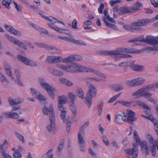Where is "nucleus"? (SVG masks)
Masks as SVG:
<instances>
[{
    "label": "nucleus",
    "instance_id": "54",
    "mask_svg": "<svg viewBox=\"0 0 158 158\" xmlns=\"http://www.w3.org/2000/svg\"><path fill=\"white\" fill-rule=\"evenodd\" d=\"M64 139H63L61 140L60 142L59 145L58 147V150L59 152H60L61 150L63 148V145L64 143Z\"/></svg>",
    "mask_w": 158,
    "mask_h": 158
},
{
    "label": "nucleus",
    "instance_id": "39",
    "mask_svg": "<svg viewBox=\"0 0 158 158\" xmlns=\"http://www.w3.org/2000/svg\"><path fill=\"white\" fill-rule=\"evenodd\" d=\"M5 36L13 44L16 45L17 43L18 40H17L16 38L11 36L8 34H6Z\"/></svg>",
    "mask_w": 158,
    "mask_h": 158
},
{
    "label": "nucleus",
    "instance_id": "58",
    "mask_svg": "<svg viewBox=\"0 0 158 158\" xmlns=\"http://www.w3.org/2000/svg\"><path fill=\"white\" fill-rule=\"evenodd\" d=\"M102 139L103 143L106 145H108L109 144V142L106 136L105 135L102 136Z\"/></svg>",
    "mask_w": 158,
    "mask_h": 158
},
{
    "label": "nucleus",
    "instance_id": "19",
    "mask_svg": "<svg viewBox=\"0 0 158 158\" xmlns=\"http://www.w3.org/2000/svg\"><path fill=\"white\" fill-rule=\"evenodd\" d=\"M131 64L130 65L131 66V69L133 70L139 72H142L144 70V67L142 65L136 64Z\"/></svg>",
    "mask_w": 158,
    "mask_h": 158
},
{
    "label": "nucleus",
    "instance_id": "12",
    "mask_svg": "<svg viewBox=\"0 0 158 158\" xmlns=\"http://www.w3.org/2000/svg\"><path fill=\"white\" fill-rule=\"evenodd\" d=\"M61 58V56H48L46 60L47 62L51 64H55L60 62Z\"/></svg>",
    "mask_w": 158,
    "mask_h": 158
},
{
    "label": "nucleus",
    "instance_id": "42",
    "mask_svg": "<svg viewBox=\"0 0 158 158\" xmlns=\"http://www.w3.org/2000/svg\"><path fill=\"white\" fill-rule=\"evenodd\" d=\"M30 90L32 95L35 98H36L37 97H38V96L40 93V92L33 88H31Z\"/></svg>",
    "mask_w": 158,
    "mask_h": 158
},
{
    "label": "nucleus",
    "instance_id": "45",
    "mask_svg": "<svg viewBox=\"0 0 158 158\" xmlns=\"http://www.w3.org/2000/svg\"><path fill=\"white\" fill-rule=\"evenodd\" d=\"M146 113H148L149 114H148V116H147V117H146V119H148L151 121L152 122H153L154 121H155L156 120L154 118H153V116L152 115V113H151V111L148 112V111H145Z\"/></svg>",
    "mask_w": 158,
    "mask_h": 158
},
{
    "label": "nucleus",
    "instance_id": "33",
    "mask_svg": "<svg viewBox=\"0 0 158 158\" xmlns=\"http://www.w3.org/2000/svg\"><path fill=\"white\" fill-rule=\"evenodd\" d=\"M112 89L115 91L118 92L124 89V86L121 85L116 84L112 87Z\"/></svg>",
    "mask_w": 158,
    "mask_h": 158
},
{
    "label": "nucleus",
    "instance_id": "46",
    "mask_svg": "<svg viewBox=\"0 0 158 158\" xmlns=\"http://www.w3.org/2000/svg\"><path fill=\"white\" fill-rule=\"evenodd\" d=\"M15 134L16 136L20 140L22 143H25L24 138L23 135L17 132H15Z\"/></svg>",
    "mask_w": 158,
    "mask_h": 158
},
{
    "label": "nucleus",
    "instance_id": "16",
    "mask_svg": "<svg viewBox=\"0 0 158 158\" xmlns=\"http://www.w3.org/2000/svg\"><path fill=\"white\" fill-rule=\"evenodd\" d=\"M59 110L61 111L60 117L63 120V122H65L66 120L65 116L67 113V110L63 106H58Z\"/></svg>",
    "mask_w": 158,
    "mask_h": 158
},
{
    "label": "nucleus",
    "instance_id": "56",
    "mask_svg": "<svg viewBox=\"0 0 158 158\" xmlns=\"http://www.w3.org/2000/svg\"><path fill=\"white\" fill-rule=\"evenodd\" d=\"M153 123L154 124L155 130L158 135V120H156Z\"/></svg>",
    "mask_w": 158,
    "mask_h": 158
},
{
    "label": "nucleus",
    "instance_id": "57",
    "mask_svg": "<svg viewBox=\"0 0 158 158\" xmlns=\"http://www.w3.org/2000/svg\"><path fill=\"white\" fill-rule=\"evenodd\" d=\"M133 62H123L120 63L119 64V66H126L128 65L129 64H133Z\"/></svg>",
    "mask_w": 158,
    "mask_h": 158
},
{
    "label": "nucleus",
    "instance_id": "38",
    "mask_svg": "<svg viewBox=\"0 0 158 158\" xmlns=\"http://www.w3.org/2000/svg\"><path fill=\"white\" fill-rule=\"evenodd\" d=\"M76 92L77 95L80 98L82 99L84 98V93L82 89L81 88L77 89Z\"/></svg>",
    "mask_w": 158,
    "mask_h": 158
},
{
    "label": "nucleus",
    "instance_id": "55",
    "mask_svg": "<svg viewBox=\"0 0 158 158\" xmlns=\"http://www.w3.org/2000/svg\"><path fill=\"white\" fill-rule=\"evenodd\" d=\"M153 87L150 85H148L142 88L144 93L149 91Z\"/></svg>",
    "mask_w": 158,
    "mask_h": 158
},
{
    "label": "nucleus",
    "instance_id": "32",
    "mask_svg": "<svg viewBox=\"0 0 158 158\" xmlns=\"http://www.w3.org/2000/svg\"><path fill=\"white\" fill-rule=\"evenodd\" d=\"M67 101V98L64 96H59L58 97V106H63Z\"/></svg>",
    "mask_w": 158,
    "mask_h": 158
},
{
    "label": "nucleus",
    "instance_id": "30",
    "mask_svg": "<svg viewBox=\"0 0 158 158\" xmlns=\"http://www.w3.org/2000/svg\"><path fill=\"white\" fill-rule=\"evenodd\" d=\"M45 49L52 53H55L58 52V50L56 48L47 45Z\"/></svg>",
    "mask_w": 158,
    "mask_h": 158
},
{
    "label": "nucleus",
    "instance_id": "48",
    "mask_svg": "<svg viewBox=\"0 0 158 158\" xmlns=\"http://www.w3.org/2000/svg\"><path fill=\"white\" fill-rule=\"evenodd\" d=\"M73 43L81 46L86 45V44L82 41L76 40L75 39H74Z\"/></svg>",
    "mask_w": 158,
    "mask_h": 158
},
{
    "label": "nucleus",
    "instance_id": "51",
    "mask_svg": "<svg viewBox=\"0 0 158 158\" xmlns=\"http://www.w3.org/2000/svg\"><path fill=\"white\" fill-rule=\"evenodd\" d=\"M12 2L14 3L15 6V8L18 11L20 12L22 11V7L21 6L18 4L15 1H12Z\"/></svg>",
    "mask_w": 158,
    "mask_h": 158
},
{
    "label": "nucleus",
    "instance_id": "23",
    "mask_svg": "<svg viewBox=\"0 0 158 158\" xmlns=\"http://www.w3.org/2000/svg\"><path fill=\"white\" fill-rule=\"evenodd\" d=\"M131 8L128 7L123 6L120 8L119 15L124 14L127 13H132Z\"/></svg>",
    "mask_w": 158,
    "mask_h": 158
},
{
    "label": "nucleus",
    "instance_id": "21",
    "mask_svg": "<svg viewBox=\"0 0 158 158\" xmlns=\"http://www.w3.org/2000/svg\"><path fill=\"white\" fill-rule=\"evenodd\" d=\"M108 9L107 8H105L103 11V14L104 15L105 17L103 18V20L104 18H105L106 20H107L113 23H115L116 22L112 18L110 17L108 13Z\"/></svg>",
    "mask_w": 158,
    "mask_h": 158
},
{
    "label": "nucleus",
    "instance_id": "40",
    "mask_svg": "<svg viewBox=\"0 0 158 158\" xmlns=\"http://www.w3.org/2000/svg\"><path fill=\"white\" fill-rule=\"evenodd\" d=\"M3 5L6 7L8 9H9L10 5L11 3V0H3L2 1Z\"/></svg>",
    "mask_w": 158,
    "mask_h": 158
},
{
    "label": "nucleus",
    "instance_id": "31",
    "mask_svg": "<svg viewBox=\"0 0 158 158\" xmlns=\"http://www.w3.org/2000/svg\"><path fill=\"white\" fill-rule=\"evenodd\" d=\"M103 21H104L107 27L113 29L115 30H118V28L116 25L107 21L106 20L105 18L103 19Z\"/></svg>",
    "mask_w": 158,
    "mask_h": 158
},
{
    "label": "nucleus",
    "instance_id": "62",
    "mask_svg": "<svg viewBox=\"0 0 158 158\" xmlns=\"http://www.w3.org/2000/svg\"><path fill=\"white\" fill-rule=\"evenodd\" d=\"M8 101L9 104L11 106L15 105V99H13L11 97H9L8 98Z\"/></svg>",
    "mask_w": 158,
    "mask_h": 158
},
{
    "label": "nucleus",
    "instance_id": "14",
    "mask_svg": "<svg viewBox=\"0 0 158 158\" xmlns=\"http://www.w3.org/2000/svg\"><path fill=\"white\" fill-rule=\"evenodd\" d=\"M150 23L148 19H142L139 20L131 23V25L134 27L142 26L148 24Z\"/></svg>",
    "mask_w": 158,
    "mask_h": 158
},
{
    "label": "nucleus",
    "instance_id": "7",
    "mask_svg": "<svg viewBox=\"0 0 158 158\" xmlns=\"http://www.w3.org/2000/svg\"><path fill=\"white\" fill-rule=\"evenodd\" d=\"M145 80L144 78L139 77L135 78L131 81H126V85L131 87L140 85L145 82Z\"/></svg>",
    "mask_w": 158,
    "mask_h": 158
},
{
    "label": "nucleus",
    "instance_id": "2",
    "mask_svg": "<svg viewBox=\"0 0 158 158\" xmlns=\"http://www.w3.org/2000/svg\"><path fill=\"white\" fill-rule=\"evenodd\" d=\"M141 51L133 48H119L114 51L113 55L114 56L115 61L119 60L120 58H129L131 57L129 55L124 54L123 53H139Z\"/></svg>",
    "mask_w": 158,
    "mask_h": 158
},
{
    "label": "nucleus",
    "instance_id": "25",
    "mask_svg": "<svg viewBox=\"0 0 158 158\" xmlns=\"http://www.w3.org/2000/svg\"><path fill=\"white\" fill-rule=\"evenodd\" d=\"M4 67L6 74L11 77V79H14V78L11 72V67L10 65L7 63L5 64H4Z\"/></svg>",
    "mask_w": 158,
    "mask_h": 158
},
{
    "label": "nucleus",
    "instance_id": "1",
    "mask_svg": "<svg viewBox=\"0 0 158 158\" xmlns=\"http://www.w3.org/2000/svg\"><path fill=\"white\" fill-rule=\"evenodd\" d=\"M57 66L60 69L65 71L71 73L77 72H86L94 73L98 76L102 77L104 79L106 78L105 75L99 71L95 69L85 67L80 64L73 63L67 66H64L63 64H58Z\"/></svg>",
    "mask_w": 158,
    "mask_h": 158
},
{
    "label": "nucleus",
    "instance_id": "59",
    "mask_svg": "<svg viewBox=\"0 0 158 158\" xmlns=\"http://www.w3.org/2000/svg\"><path fill=\"white\" fill-rule=\"evenodd\" d=\"M121 2V1L120 0H111L109 2L111 6H113L114 5L116 4L117 3H120Z\"/></svg>",
    "mask_w": 158,
    "mask_h": 158
},
{
    "label": "nucleus",
    "instance_id": "8",
    "mask_svg": "<svg viewBox=\"0 0 158 158\" xmlns=\"http://www.w3.org/2000/svg\"><path fill=\"white\" fill-rule=\"evenodd\" d=\"M42 111L44 115H46L49 114V119H50L51 118H55L52 104H50L49 108L45 106L42 109Z\"/></svg>",
    "mask_w": 158,
    "mask_h": 158
},
{
    "label": "nucleus",
    "instance_id": "37",
    "mask_svg": "<svg viewBox=\"0 0 158 158\" xmlns=\"http://www.w3.org/2000/svg\"><path fill=\"white\" fill-rule=\"evenodd\" d=\"M8 144V143L6 140H5L2 144H0V152H5V148H6V146Z\"/></svg>",
    "mask_w": 158,
    "mask_h": 158
},
{
    "label": "nucleus",
    "instance_id": "49",
    "mask_svg": "<svg viewBox=\"0 0 158 158\" xmlns=\"http://www.w3.org/2000/svg\"><path fill=\"white\" fill-rule=\"evenodd\" d=\"M120 95L121 93H119L113 96V97L110 98L109 100L108 101V103H111L114 102L118 98V97L120 96Z\"/></svg>",
    "mask_w": 158,
    "mask_h": 158
},
{
    "label": "nucleus",
    "instance_id": "60",
    "mask_svg": "<svg viewBox=\"0 0 158 158\" xmlns=\"http://www.w3.org/2000/svg\"><path fill=\"white\" fill-rule=\"evenodd\" d=\"M66 129L67 131L68 132H70V126H71V122L68 120H66Z\"/></svg>",
    "mask_w": 158,
    "mask_h": 158
},
{
    "label": "nucleus",
    "instance_id": "9",
    "mask_svg": "<svg viewBox=\"0 0 158 158\" xmlns=\"http://www.w3.org/2000/svg\"><path fill=\"white\" fill-rule=\"evenodd\" d=\"M124 151L128 154H131L132 158H138V147L135 143L133 144V147L132 149H125Z\"/></svg>",
    "mask_w": 158,
    "mask_h": 158
},
{
    "label": "nucleus",
    "instance_id": "43",
    "mask_svg": "<svg viewBox=\"0 0 158 158\" xmlns=\"http://www.w3.org/2000/svg\"><path fill=\"white\" fill-rule=\"evenodd\" d=\"M13 156L15 158H21L22 155L20 152L19 151V149H17L13 154Z\"/></svg>",
    "mask_w": 158,
    "mask_h": 158
},
{
    "label": "nucleus",
    "instance_id": "15",
    "mask_svg": "<svg viewBox=\"0 0 158 158\" xmlns=\"http://www.w3.org/2000/svg\"><path fill=\"white\" fill-rule=\"evenodd\" d=\"M50 119V124L48 125L46 128L49 132H53L55 130V118H51Z\"/></svg>",
    "mask_w": 158,
    "mask_h": 158
},
{
    "label": "nucleus",
    "instance_id": "61",
    "mask_svg": "<svg viewBox=\"0 0 158 158\" xmlns=\"http://www.w3.org/2000/svg\"><path fill=\"white\" fill-rule=\"evenodd\" d=\"M36 98L41 101H43L45 100L46 99V98L42 95L40 93V94L38 97Z\"/></svg>",
    "mask_w": 158,
    "mask_h": 158
},
{
    "label": "nucleus",
    "instance_id": "24",
    "mask_svg": "<svg viewBox=\"0 0 158 158\" xmlns=\"http://www.w3.org/2000/svg\"><path fill=\"white\" fill-rule=\"evenodd\" d=\"M104 80L101 78H96L95 77H88L85 79V80L87 82V84L89 82H98Z\"/></svg>",
    "mask_w": 158,
    "mask_h": 158
},
{
    "label": "nucleus",
    "instance_id": "50",
    "mask_svg": "<svg viewBox=\"0 0 158 158\" xmlns=\"http://www.w3.org/2000/svg\"><path fill=\"white\" fill-rule=\"evenodd\" d=\"M53 151L52 149H50L47 153L45 154L43 157V158H46L48 155H49V158H53V155L52 154Z\"/></svg>",
    "mask_w": 158,
    "mask_h": 158
},
{
    "label": "nucleus",
    "instance_id": "18",
    "mask_svg": "<svg viewBox=\"0 0 158 158\" xmlns=\"http://www.w3.org/2000/svg\"><path fill=\"white\" fill-rule=\"evenodd\" d=\"M50 97L52 99H55L54 92L56 91V89L52 86L50 85L46 89Z\"/></svg>",
    "mask_w": 158,
    "mask_h": 158
},
{
    "label": "nucleus",
    "instance_id": "29",
    "mask_svg": "<svg viewBox=\"0 0 158 158\" xmlns=\"http://www.w3.org/2000/svg\"><path fill=\"white\" fill-rule=\"evenodd\" d=\"M114 51H99L96 52L97 54L112 56Z\"/></svg>",
    "mask_w": 158,
    "mask_h": 158
},
{
    "label": "nucleus",
    "instance_id": "22",
    "mask_svg": "<svg viewBox=\"0 0 158 158\" xmlns=\"http://www.w3.org/2000/svg\"><path fill=\"white\" fill-rule=\"evenodd\" d=\"M142 4L141 3H140L139 2H137L135 3L131 8V10L132 11V13L136 12L140 9V7L142 6Z\"/></svg>",
    "mask_w": 158,
    "mask_h": 158
},
{
    "label": "nucleus",
    "instance_id": "26",
    "mask_svg": "<svg viewBox=\"0 0 158 158\" xmlns=\"http://www.w3.org/2000/svg\"><path fill=\"white\" fill-rule=\"evenodd\" d=\"M4 114L6 118H8L16 119L19 117V115L17 113L13 112L5 113Z\"/></svg>",
    "mask_w": 158,
    "mask_h": 158
},
{
    "label": "nucleus",
    "instance_id": "36",
    "mask_svg": "<svg viewBox=\"0 0 158 158\" xmlns=\"http://www.w3.org/2000/svg\"><path fill=\"white\" fill-rule=\"evenodd\" d=\"M117 101L119 103L122 104L123 105L127 107H130L135 102H128L123 100L118 101Z\"/></svg>",
    "mask_w": 158,
    "mask_h": 158
},
{
    "label": "nucleus",
    "instance_id": "47",
    "mask_svg": "<svg viewBox=\"0 0 158 158\" xmlns=\"http://www.w3.org/2000/svg\"><path fill=\"white\" fill-rule=\"evenodd\" d=\"M70 108L73 114L76 115L77 114V110L74 104V103H71V104H70Z\"/></svg>",
    "mask_w": 158,
    "mask_h": 158
},
{
    "label": "nucleus",
    "instance_id": "10",
    "mask_svg": "<svg viewBox=\"0 0 158 158\" xmlns=\"http://www.w3.org/2000/svg\"><path fill=\"white\" fill-rule=\"evenodd\" d=\"M138 40L148 43L153 45H158V40L155 39L154 37L150 35L147 36L146 39H144L143 37H142L141 39H138Z\"/></svg>",
    "mask_w": 158,
    "mask_h": 158
},
{
    "label": "nucleus",
    "instance_id": "28",
    "mask_svg": "<svg viewBox=\"0 0 158 158\" xmlns=\"http://www.w3.org/2000/svg\"><path fill=\"white\" fill-rule=\"evenodd\" d=\"M74 55H71L64 59L61 57L62 59L60 60V62L67 63L74 61Z\"/></svg>",
    "mask_w": 158,
    "mask_h": 158
},
{
    "label": "nucleus",
    "instance_id": "64",
    "mask_svg": "<svg viewBox=\"0 0 158 158\" xmlns=\"http://www.w3.org/2000/svg\"><path fill=\"white\" fill-rule=\"evenodd\" d=\"M3 158H12V157L9 155L7 154L5 152H1Z\"/></svg>",
    "mask_w": 158,
    "mask_h": 158
},
{
    "label": "nucleus",
    "instance_id": "6",
    "mask_svg": "<svg viewBox=\"0 0 158 158\" xmlns=\"http://www.w3.org/2000/svg\"><path fill=\"white\" fill-rule=\"evenodd\" d=\"M17 59L24 64L31 66L36 67L37 64L36 62L26 56L19 55L17 56Z\"/></svg>",
    "mask_w": 158,
    "mask_h": 158
},
{
    "label": "nucleus",
    "instance_id": "20",
    "mask_svg": "<svg viewBox=\"0 0 158 158\" xmlns=\"http://www.w3.org/2000/svg\"><path fill=\"white\" fill-rule=\"evenodd\" d=\"M48 71L53 75L56 76H62L64 74V73L62 72L56 70L51 67H49L48 68Z\"/></svg>",
    "mask_w": 158,
    "mask_h": 158
},
{
    "label": "nucleus",
    "instance_id": "41",
    "mask_svg": "<svg viewBox=\"0 0 158 158\" xmlns=\"http://www.w3.org/2000/svg\"><path fill=\"white\" fill-rule=\"evenodd\" d=\"M89 121H87L85 123V124L81 127L79 131V133L81 134H83L84 133V129L85 128L88 127L89 124Z\"/></svg>",
    "mask_w": 158,
    "mask_h": 158
},
{
    "label": "nucleus",
    "instance_id": "34",
    "mask_svg": "<svg viewBox=\"0 0 158 158\" xmlns=\"http://www.w3.org/2000/svg\"><path fill=\"white\" fill-rule=\"evenodd\" d=\"M115 121L118 124L121 123L123 122H125L124 119V116L123 117L120 114L117 115L115 117Z\"/></svg>",
    "mask_w": 158,
    "mask_h": 158
},
{
    "label": "nucleus",
    "instance_id": "53",
    "mask_svg": "<svg viewBox=\"0 0 158 158\" xmlns=\"http://www.w3.org/2000/svg\"><path fill=\"white\" fill-rule=\"evenodd\" d=\"M17 43L16 44V45L19 46V47L25 49H27V47L26 46L21 42L18 40Z\"/></svg>",
    "mask_w": 158,
    "mask_h": 158
},
{
    "label": "nucleus",
    "instance_id": "27",
    "mask_svg": "<svg viewBox=\"0 0 158 158\" xmlns=\"http://www.w3.org/2000/svg\"><path fill=\"white\" fill-rule=\"evenodd\" d=\"M38 80L39 83L41 86L44 89H46L50 85L46 82L44 79L41 77L39 78Z\"/></svg>",
    "mask_w": 158,
    "mask_h": 158
},
{
    "label": "nucleus",
    "instance_id": "35",
    "mask_svg": "<svg viewBox=\"0 0 158 158\" xmlns=\"http://www.w3.org/2000/svg\"><path fill=\"white\" fill-rule=\"evenodd\" d=\"M144 92L142 88L136 91L132 94V95L134 96H141L142 97L143 93Z\"/></svg>",
    "mask_w": 158,
    "mask_h": 158
},
{
    "label": "nucleus",
    "instance_id": "3",
    "mask_svg": "<svg viewBox=\"0 0 158 158\" xmlns=\"http://www.w3.org/2000/svg\"><path fill=\"white\" fill-rule=\"evenodd\" d=\"M47 20L50 22L52 23H48V26L50 28L54 29L58 32L62 33L64 32L63 31H67V30L61 29L59 28L60 27L58 24L60 23L64 25V24L62 22L58 21L56 18L52 16H49Z\"/></svg>",
    "mask_w": 158,
    "mask_h": 158
},
{
    "label": "nucleus",
    "instance_id": "44",
    "mask_svg": "<svg viewBox=\"0 0 158 158\" xmlns=\"http://www.w3.org/2000/svg\"><path fill=\"white\" fill-rule=\"evenodd\" d=\"M68 97L70 100L71 103H74V101L76 97V95L71 92H69L68 94Z\"/></svg>",
    "mask_w": 158,
    "mask_h": 158
},
{
    "label": "nucleus",
    "instance_id": "11",
    "mask_svg": "<svg viewBox=\"0 0 158 158\" xmlns=\"http://www.w3.org/2000/svg\"><path fill=\"white\" fill-rule=\"evenodd\" d=\"M78 140L80 151L81 152H84L85 150L86 145L83 137L80 133H78Z\"/></svg>",
    "mask_w": 158,
    "mask_h": 158
},
{
    "label": "nucleus",
    "instance_id": "63",
    "mask_svg": "<svg viewBox=\"0 0 158 158\" xmlns=\"http://www.w3.org/2000/svg\"><path fill=\"white\" fill-rule=\"evenodd\" d=\"M104 5L103 3L100 4L99 7L98 8V13L100 14H102L103 12V10L104 8Z\"/></svg>",
    "mask_w": 158,
    "mask_h": 158
},
{
    "label": "nucleus",
    "instance_id": "17",
    "mask_svg": "<svg viewBox=\"0 0 158 158\" xmlns=\"http://www.w3.org/2000/svg\"><path fill=\"white\" fill-rule=\"evenodd\" d=\"M135 102L133 104V105L136 104L138 106L143 107V108L144 110L145 111H147L149 112H150V108L146 104L139 100H137L135 102Z\"/></svg>",
    "mask_w": 158,
    "mask_h": 158
},
{
    "label": "nucleus",
    "instance_id": "52",
    "mask_svg": "<svg viewBox=\"0 0 158 158\" xmlns=\"http://www.w3.org/2000/svg\"><path fill=\"white\" fill-rule=\"evenodd\" d=\"M35 45L40 48H45L47 46V44L43 43H41L38 42L34 43Z\"/></svg>",
    "mask_w": 158,
    "mask_h": 158
},
{
    "label": "nucleus",
    "instance_id": "5",
    "mask_svg": "<svg viewBox=\"0 0 158 158\" xmlns=\"http://www.w3.org/2000/svg\"><path fill=\"white\" fill-rule=\"evenodd\" d=\"M123 114L124 116V121L129 123L132 124L136 119L135 117V112L131 110H125L123 111Z\"/></svg>",
    "mask_w": 158,
    "mask_h": 158
},
{
    "label": "nucleus",
    "instance_id": "4",
    "mask_svg": "<svg viewBox=\"0 0 158 158\" xmlns=\"http://www.w3.org/2000/svg\"><path fill=\"white\" fill-rule=\"evenodd\" d=\"M87 85L88 86L89 89L85 98V102L89 104L90 106L92 103L91 101L92 98L96 96L97 93L96 88L93 85L90 83H88Z\"/></svg>",
    "mask_w": 158,
    "mask_h": 158
},
{
    "label": "nucleus",
    "instance_id": "13",
    "mask_svg": "<svg viewBox=\"0 0 158 158\" xmlns=\"http://www.w3.org/2000/svg\"><path fill=\"white\" fill-rule=\"evenodd\" d=\"M139 144L141 147L142 153L146 155H148L150 153V150L147 143L145 141H143L141 142Z\"/></svg>",
    "mask_w": 158,
    "mask_h": 158
}]
</instances>
